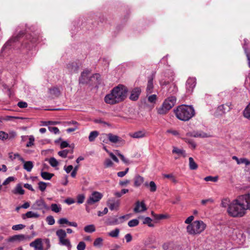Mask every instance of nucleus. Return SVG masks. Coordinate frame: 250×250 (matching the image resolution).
I'll list each match as a JSON object with an SVG mask.
<instances>
[{
  "label": "nucleus",
  "mask_w": 250,
  "mask_h": 250,
  "mask_svg": "<svg viewBox=\"0 0 250 250\" xmlns=\"http://www.w3.org/2000/svg\"><path fill=\"white\" fill-rule=\"evenodd\" d=\"M127 89L123 85H119L114 87L110 94L104 97L106 103L114 104L120 103L125 100L126 96Z\"/></svg>",
  "instance_id": "f257e3e1"
},
{
  "label": "nucleus",
  "mask_w": 250,
  "mask_h": 250,
  "mask_svg": "<svg viewBox=\"0 0 250 250\" xmlns=\"http://www.w3.org/2000/svg\"><path fill=\"white\" fill-rule=\"evenodd\" d=\"M227 212L230 216L234 218L242 217L246 214L244 204L239 196L229 203Z\"/></svg>",
  "instance_id": "f03ea898"
},
{
  "label": "nucleus",
  "mask_w": 250,
  "mask_h": 250,
  "mask_svg": "<svg viewBox=\"0 0 250 250\" xmlns=\"http://www.w3.org/2000/svg\"><path fill=\"white\" fill-rule=\"evenodd\" d=\"M174 111L176 117L183 121H188L195 115L194 109L191 105L182 104Z\"/></svg>",
  "instance_id": "7ed1b4c3"
},
{
  "label": "nucleus",
  "mask_w": 250,
  "mask_h": 250,
  "mask_svg": "<svg viewBox=\"0 0 250 250\" xmlns=\"http://www.w3.org/2000/svg\"><path fill=\"white\" fill-rule=\"evenodd\" d=\"M66 232L71 234L73 233V230L70 228L66 229V232L62 229H58L56 232V234L59 238V244L62 246H64L67 247L68 250H71L72 245L70 241L66 238Z\"/></svg>",
  "instance_id": "20e7f679"
},
{
  "label": "nucleus",
  "mask_w": 250,
  "mask_h": 250,
  "mask_svg": "<svg viewBox=\"0 0 250 250\" xmlns=\"http://www.w3.org/2000/svg\"><path fill=\"white\" fill-rule=\"evenodd\" d=\"M206 225L201 220L193 221L187 227V232L190 235L201 233L206 229Z\"/></svg>",
  "instance_id": "39448f33"
},
{
  "label": "nucleus",
  "mask_w": 250,
  "mask_h": 250,
  "mask_svg": "<svg viewBox=\"0 0 250 250\" xmlns=\"http://www.w3.org/2000/svg\"><path fill=\"white\" fill-rule=\"evenodd\" d=\"M176 102V98L174 96L168 97L163 102L162 105L157 108L158 114L163 115L166 114L172 107Z\"/></svg>",
  "instance_id": "423d86ee"
},
{
  "label": "nucleus",
  "mask_w": 250,
  "mask_h": 250,
  "mask_svg": "<svg viewBox=\"0 0 250 250\" xmlns=\"http://www.w3.org/2000/svg\"><path fill=\"white\" fill-rule=\"evenodd\" d=\"M24 34V32L23 31H20L19 34L16 36L13 37L12 39L7 41L1 50V54L2 56H4L6 52L10 50L11 47L13 46V43L16 41H18L19 38L20 37Z\"/></svg>",
  "instance_id": "0eeeda50"
},
{
  "label": "nucleus",
  "mask_w": 250,
  "mask_h": 250,
  "mask_svg": "<svg viewBox=\"0 0 250 250\" xmlns=\"http://www.w3.org/2000/svg\"><path fill=\"white\" fill-rule=\"evenodd\" d=\"M161 85L164 92L168 94L174 95L178 91V88L173 83L164 82L161 83Z\"/></svg>",
  "instance_id": "6e6552de"
},
{
  "label": "nucleus",
  "mask_w": 250,
  "mask_h": 250,
  "mask_svg": "<svg viewBox=\"0 0 250 250\" xmlns=\"http://www.w3.org/2000/svg\"><path fill=\"white\" fill-rule=\"evenodd\" d=\"M31 208L35 210H41L44 213L45 210H48L49 208L42 199H40L37 200L32 205Z\"/></svg>",
  "instance_id": "1a4fd4ad"
},
{
  "label": "nucleus",
  "mask_w": 250,
  "mask_h": 250,
  "mask_svg": "<svg viewBox=\"0 0 250 250\" xmlns=\"http://www.w3.org/2000/svg\"><path fill=\"white\" fill-rule=\"evenodd\" d=\"M103 197V194L98 191H94L89 196L86 201V204L92 205L95 203L99 202Z\"/></svg>",
  "instance_id": "9d476101"
},
{
  "label": "nucleus",
  "mask_w": 250,
  "mask_h": 250,
  "mask_svg": "<svg viewBox=\"0 0 250 250\" xmlns=\"http://www.w3.org/2000/svg\"><path fill=\"white\" fill-rule=\"evenodd\" d=\"M232 108L231 102H228L225 104H222L217 107L216 113L218 115H224L229 112Z\"/></svg>",
  "instance_id": "9b49d317"
},
{
  "label": "nucleus",
  "mask_w": 250,
  "mask_h": 250,
  "mask_svg": "<svg viewBox=\"0 0 250 250\" xmlns=\"http://www.w3.org/2000/svg\"><path fill=\"white\" fill-rule=\"evenodd\" d=\"M107 138L108 140L113 143H116L120 141V138L117 135H114L112 133L103 134L102 135L101 140L104 142L107 143Z\"/></svg>",
  "instance_id": "f8f14e48"
},
{
  "label": "nucleus",
  "mask_w": 250,
  "mask_h": 250,
  "mask_svg": "<svg viewBox=\"0 0 250 250\" xmlns=\"http://www.w3.org/2000/svg\"><path fill=\"white\" fill-rule=\"evenodd\" d=\"M196 79L195 78H189L186 83V92L188 94H191L196 85Z\"/></svg>",
  "instance_id": "ddd939ff"
},
{
  "label": "nucleus",
  "mask_w": 250,
  "mask_h": 250,
  "mask_svg": "<svg viewBox=\"0 0 250 250\" xmlns=\"http://www.w3.org/2000/svg\"><path fill=\"white\" fill-rule=\"evenodd\" d=\"M239 196L244 204L246 210H250V193H246Z\"/></svg>",
  "instance_id": "4468645a"
},
{
  "label": "nucleus",
  "mask_w": 250,
  "mask_h": 250,
  "mask_svg": "<svg viewBox=\"0 0 250 250\" xmlns=\"http://www.w3.org/2000/svg\"><path fill=\"white\" fill-rule=\"evenodd\" d=\"M90 72L88 69L83 70L79 78V83L82 84L87 83L90 81L89 75Z\"/></svg>",
  "instance_id": "2eb2a0df"
},
{
  "label": "nucleus",
  "mask_w": 250,
  "mask_h": 250,
  "mask_svg": "<svg viewBox=\"0 0 250 250\" xmlns=\"http://www.w3.org/2000/svg\"><path fill=\"white\" fill-rule=\"evenodd\" d=\"M244 43L243 45V48L244 50L245 53L247 58L249 66V67H250V42L247 39H244Z\"/></svg>",
  "instance_id": "dca6fc26"
},
{
  "label": "nucleus",
  "mask_w": 250,
  "mask_h": 250,
  "mask_svg": "<svg viewBox=\"0 0 250 250\" xmlns=\"http://www.w3.org/2000/svg\"><path fill=\"white\" fill-rule=\"evenodd\" d=\"M147 208L145 204L144 201L140 202L137 201L135 203V207L134 208V212L135 213H139L146 210Z\"/></svg>",
  "instance_id": "f3484780"
},
{
  "label": "nucleus",
  "mask_w": 250,
  "mask_h": 250,
  "mask_svg": "<svg viewBox=\"0 0 250 250\" xmlns=\"http://www.w3.org/2000/svg\"><path fill=\"white\" fill-rule=\"evenodd\" d=\"M31 247L34 248V250H43L42 239L37 238L29 244Z\"/></svg>",
  "instance_id": "a211bd4d"
},
{
  "label": "nucleus",
  "mask_w": 250,
  "mask_h": 250,
  "mask_svg": "<svg viewBox=\"0 0 250 250\" xmlns=\"http://www.w3.org/2000/svg\"><path fill=\"white\" fill-rule=\"evenodd\" d=\"M66 69L70 73H77L79 69V65L76 62H71L67 64Z\"/></svg>",
  "instance_id": "6ab92c4d"
},
{
  "label": "nucleus",
  "mask_w": 250,
  "mask_h": 250,
  "mask_svg": "<svg viewBox=\"0 0 250 250\" xmlns=\"http://www.w3.org/2000/svg\"><path fill=\"white\" fill-rule=\"evenodd\" d=\"M141 90L139 87H135L131 92L129 99L132 101H137L141 94Z\"/></svg>",
  "instance_id": "aec40b11"
},
{
  "label": "nucleus",
  "mask_w": 250,
  "mask_h": 250,
  "mask_svg": "<svg viewBox=\"0 0 250 250\" xmlns=\"http://www.w3.org/2000/svg\"><path fill=\"white\" fill-rule=\"evenodd\" d=\"M107 206L111 210L117 209L120 203L119 201H116L114 199H110L107 201Z\"/></svg>",
  "instance_id": "412c9836"
},
{
  "label": "nucleus",
  "mask_w": 250,
  "mask_h": 250,
  "mask_svg": "<svg viewBox=\"0 0 250 250\" xmlns=\"http://www.w3.org/2000/svg\"><path fill=\"white\" fill-rule=\"evenodd\" d=\"M27 237L24 234L15 235L10 237L8 241L10 242H21L26 239Z\"/></svg>",
  "instance_id": "4be33fe9"
},
{
  "label": "nucleus",
  "mask_w": 250,
  "mask_h": 250,
  "mask_svg": "<svg viewBox=\"0 0 250 250\" xmlns=\"http://www.w3.org/2000/svg\"><path fill=\"white\" fill-rule=\"evenodd\" d=\"M187 135L190 137H200V138H206L208 137V136L206 133L202 131H193L192 132H188Z\"/></svg>",
  "instance_id": "5701e85b"
},
{
  "label": "nucleus",
  "mask_w": 250,
  "mask_h": 250,
  "mask_svg": "<svg viewBox=\"0 0 250 250\" xmlns=\"http://www.w3.org/2000/svg\"><path fill=\"white\" fill-rule=\"evenodd\" d=\"M232 159L236 161L238 165L245 164L246 166H248L250 165V161H249L248 159L245 158H238L236 156H233L232 157Z\"/></svg>",
  "instance_id": "b1692460"
},
{
  "label": "nucleus",
  "mask_w": 250,
  "mask_h": 250,
  "mask_svg": "<svg viewBox=\"0 0 250 250\" xmlns=\"http://www.w3.org/2000/svg\"><path fill=\"white\" fill-rule=\"evenodd\" d=\"M58 223L60 225L66 224L68 226L74 227H77L78 226L77 223L75 222H70L65 218H62L60 219L58 221Z\"/></svg>",
  "instance_id": "393cba45"
},
{
  "label": "nucleus",
  "mask_w": 250,
  "mask_h": 250,
  "mask_svg": "<svg viewBox=\"0 0 250 250\" xmlns=\"http://www.w3.org/2000/svg\"><path fill=\"white\" fill-rule=\"evenodd\" d=\"M146 132L145 130H139L136 131L132 134H131L130 136L133 138H142L146 137Z\"/></svg>",
  "instance_id": "a878e982"
},
{
  "label": "nucleus",
  "mask_w": 250,
  "mask_h": 250,
  "mask_svg": "<svg viewBox=\"0 0 250 250\" xmlns=\"http://www.w3.org/2000/svg\"><path fill=\"white\" fill-rule=\"evenodd\" d=\"M172 152L173 154H178L179 156H182L184 158L186 157L187 156L186 151L185 150L183 149H180L175 146L173 147Z\"/></svg>",
  "instance_id": "bb28decb"
},
{
  "label": "nucleus",
  "mask_w": 250,
  "mask_h": 250,
  "mask_svg": "<svg viewBox=\"0 0 250 250\" xmlns=\"http://www.w3.org/2000/svg\"><path fill=\"white\" fill-rule=\"evenodd\" d=\"M163 248L164 250H177V248L176 245L172 242L165 243Z\"/></svg>",
  "instance_id": "cd10ccee"
},
{
  "label": "nucleus",
  "mask_w": 250,
  "mask_h": 250,
  "mask_svg": "<svg viewBox=\"0 0 250 250\" xmlns=\"http://www.w3.org/2000/svg\"><path fill=\"white\" fill-rule=\"evenodd\" d=\"M144 185L146 187L149 188L150 192H154L157 190V186L153 181H150L149 183L146 182L145 183Z\"/></svg>",
  "instance_id": "c85d7f7f"
},
{
  "label": "nucleus",
  "mask_w": 250,
  "mask_h": 250,
  "mask_svg": "<svg viewBox=\"0 0 250 250\" xmlns=\"http://www.w3.org/2000/svg\"><path fill=\"white\" fill-rule=\"evenodd\" d=\"M40 214L37 212H34L32 211L27 212L25 214H22V218L24 219L25 217L28 218H38L40 217Z\"/></svg>",
  "instance_id": "c756f323"
},
{
  "label": "nucleus",
  "mask_w": 250,
  "mask_h": 250,
  "mask_svg": "<svg viewBox=\"0 0 250 250\" xmlns=\"http://www.w3.org/2000/svg\"><path fill=\"white\" fill-rule=\"evenodd\" d=\"M144 182V178L137 175L134 178V186L136 187L140 186Z\"/></svg>",
  "instance_id": "7c9ffc66"
},
{
  "label": "nucleus",
  "mask_w": 250,
  "mask_h": 250,
  "mask_svg": "<svg viewBox=\"0 0 250 250\" xmlns=\"http://www.w3.org/2000/svg\"><path fill=\"white\" fill-rule=\"evenodd\" d=\"M12 192L15 194L23 195L24 193V190L20 184H18Z\"/></svg>",
  "instance_id": "2f4dec72"
},
{
  "label": "nucleus",
  "mask_w": 250,
  "mask_h": 250,
  "mask_svg": "<svg viewBox=\"0 0 250 250\" xmlns=\"http://www.w3.org/2000/svg\"><path fill=\"white\" fill-rule=\"evenodd\" d=\"M24 163L23 164V168L25 169L27 171L30 172L31 171L34 165L32 161H25L24 162H22Z\"/></svg>",
  "instance_id": "473e14b6"
},
{
  "label": "nucleus",
  "mask_w": 250,
  "mask_h": 250,
  "mask_svg": "<svg viewBox=\"0 0 250 250\" xmlns=\"http://www.w3.org/2000/svg\"><path fill=\"white\" fill-rule=\"evenodd\" d=\"M9 157L12 160L15 159L16 158H18L20 161L21 162H24V160L22 157H21L20 154L18 153L13 154L12 152L9 153Z\"/></svg>",
  "instance_id": "72a5a7b5"
},
{
  "label": "nucleus",
  "mask_w": 250,
  "mask_h": 250,
  "mask_svg": "<svg viewBox=\"0 0 250 250\" xmlns=\"http://www.w3.org/2000/svg\"><path fill=\"white\" fill-rule=\"evenodd\" d=\"M83 229H84V231L85 232H87V233H92V232L95 231L96 228H95V226L94 225L91 224V225H89L85 226L84 227Z\"/></svg>",
  "instance_id": "f704fd0d"
},
{
  "label": "nucleus",
  "mask_w": 250,
  "mask_h": 250,
  "mask_svg": "<svg viewBox=\"0 0 250 250\" xmlns=\"http://www.w3.org/2000/svg\"><path fill=\"white\" fill-rule=\"evenodd\" d=\"M153 88V79L150 78L148 80L146 87L147 93H151Z\"/></svg>",
  "instance_id": "c9c22d12"
},
{
  "label": "nucleus",
  "mask_w": 250,
  "mask_h": 250,
  "mask_svg": "<svg viewBox=\"0 0 250 250\" xmlns=\"http://www.w3.org/2000/svg\"><path fill=\"white\" fill-rule=\"evenodd\" d=\"M243 115L246 118L250 120V103L244 110Z\"/></svg>",
  "instance_id": "e433bc0d"
},
{
  "label": "nucleus",
  "mask_w": 250,
  "mask_h": 250,
  "mask_svg": "<svg viewBox=\"0 0 250 250\" xmlns=\"http://www.w3.org/2000/svg\"><path fill=\"white\" fill-rule=\"evenodd\" d=\"M99 132L97 131H93L91 132L89 134L88 137V140L90 142H93L95 139L99 135Z\"/></svg>",
  "instance_id": "4c0bfd02"
},
{
  "label": "nucleus",
  "mask_w": 250,
  "mask_h": 250,
  "mask_svg": "<svg viewBox=\"0 0 250 250\" xmlns=\"http://www.w3.org/2000/svg\"><path fill=\"white\" fill-rule=\"evenodd\" d=\"M189 168L191 170L196 169L198 167V165L192 157L189 158Z\"/></svg>",
  "instance_id": "58836bf2"
},
{
  "label": "nucleus",
  "mask_w": 250,
  "mask_h": 250,
  "mask_svg": "<svg viewBox=\"0 0 250 250\" xmlns=\"http://www.w3.org/2000/svg\"><path fill=\"white\" fill-rule=\"evenodd\" d=\"M51 209L53 212L58 213L61 210L62 208L60 205L52 204L51 205Z\"/></svg>",
  "instance_id": "ea45409f"
},
{
  "label": "nucleus",
  "mask_w": 250,
  "mask_h": 250,
  "mask_svg": "<svg viewBox=\"0 0 250 250\" xmlns=\"http://www.w3.org/2000/svg\"><path fill=\"white\" fill-rule=\"evenodd\" d=\"M54 175L53 174L48 173L47 172H42L41 176L43 179L50 180Z\"/></svg>",
  "instance_id": "a19ab883"
},
{
  "label": "nucleus",
  "mask_w": 250,
  "mask_h": 250,
  "mask_svg": "<svg viewBox=\"0 0 250 250\" xmlns=\"http://www.w3.org/2000/svg\"><path fill=\"white\" fill-rule=\"evenodd\" d=\"M120 229L118 228L115 229L114 230L111 231L108 233V235L112 237L116 238L119 235Z\"/></svg>",
  "instance_id": "79ce46f5"
},
{
  "label": "nucleus",
  "mask_w": 250,
  "mask_h": 250,
  "mask_svg": "<svg viewBox=\"0 0 250 250\" xmlns=\"http://www.w3.org/2000/svg\"><path fill=\"white\" fill-rule=\"evenodd\" d=\"M49 93L51 95L56 97L60 95V91L57 87L49 89Z\"/></svg>",
  "instance_id": "37998d69"
},
{
  "label": "nucleus",
  "mask_w": 250,
  "mask_h": 250,
  "mask_svg": "<svg viewBox=\"0 0 250 250\" xmlns=\"http://www.w3.org/2000/svg\"><path fill=\"white\" fill-rule=\"evenodd\" d=\"M152 219L148 217H145L144 219L143 223L144 224H146L150 227H153L154 225L151 223Z\"/></svg>",
  "instance_id": "c03bdc74"
},
{
  "label": "nucleus",
  "mask_w": 250,
  "mask_h": 250,
  "mask_svg": "<svg viewBox=\"0 0 250 250\" xmlns=\"http://www.w3.org/2000/svg\"><path fill=\"white\" fill-rule=\"evenodd\" d=\"M103 239L101 237H99L95 240L93 245L95 247H101L103 245Z\"/></svg>",
  "instance_id": "a18cd8bd"
},
{
  "label": "nucleus",
  "mask_w": 250,
  "mask_h": 250,
  "mask_svg": "<svg viewBox=\"0 0 250 250\" xmlns=\"http://www.w3.org/2000/svg\"><path fill=\"white\" fill-rule=\"evenodd\" d=\"M139 220L137 219H132L128 222V225L130 227H134L138 225Z\"/></svg>",
  "instance_id": "49530a36"
},
{
  "label": "nucleus",
  "mask_w": 250,
  "mask_h": 250,
  "mask_svg": "<svg viewBox=\"0 0 250 250\" xmlns=\"http://www.w3.org/2000/svg\"><path fill=\"white\" fill-rule=\"evenodd\" d=\"M49 163L52 167H56L59 165L58 161L54 157L50 158Z\"/></svg>",
  "instance_id": "de8ad7c7"
},
{
  "label": "nucleus",
  "mask_w": 250,
  "mask_h": 250,
  "mask_svg": "<svg viewBox=\"0 0 250 250\" xmlns=\"http://www.w3.org/2000/svg\"><path fill=\"white\" fill-rule=\"evenodd\" d=\"M34 141H35V138L32 135H31L29 137V141L26 144V147H30L34 145Z\"/></svg>",
  "instance_id": "09e8293b"
},
{
  "label": "nucleus",
  "mask_w": 250,
  "mask_h": 250,
  "mask_svg": "<svg viewBox=\"0 0 250 250\" xmlns=\"http://www.w3.org/2000/svg\"><path fill=\"white\" fill-rule=\"evenodd\" d=\"M47 187L46 183L43 182H40L38 183V187L39 189L42 191H44Z\"/></svg>",
  "instance_id": "8fccbe9b"
},
{
  "label": "nucleus",
  "mask_w": 250,
  "mask_h": 250,
  "mask_svg": "<svg viewBox=\"0 0 250 250\" xmlns=\"http://www.w3.org/2000/svg\"><path fill=\"white\" fill-rule=\"evenodd\" d=\"M204 180L208 182V181H211L213 182H216L218 180V177L217 176H207L204 178Z\"/></svg>",
  "instance_id": "3c124183"
},
{
  "label": "nucleus",
  "mask_w": 250,
  "mask_h": 250,
  "mask_svg": "<svg viewBox=\"0 0 250 250\" xmlns=\"http://www.w3.org/2000/svg\"><path fill=\"white\" fill-rule=\"evenodd\" d=\"M104 166L105 168L112 167L113 163L109 159H106L104 162Z\"/></svg>",
  "instance_id": "603ef678"
},
{
  "label": "nucleus",
  "mask_w": 250,
  "mask_h": 250,
  "mask_svg": "<svg viewBox=\"0 0 250 250\" xmlns=\"http://www.w3.org/2000/svg\"><path fill=\"white\" fill-rule=\"evenodd\" d=\"M46 221L49 225H53L55 224V221L52 216H48L46 218Z\"/></svg>",
  "instance_id": "864d4df0"
},
{
  "label": "nucleus",
  "mask_w": 250,
  "mask_h": 250,
  "mask_svg": "<svg viewBox=\"0 0 250 250\" xmlns=\"http://www.w3.org/2000/svg\"><path fill=\"white\" fill-rule=\"evenodd\" d=\"M86 247V245L85 243L83 241L80 242L77 246V249L78 250H84Z\"/></svg>",
  "instance_id": "5fc2aeb1"
},
{
  "label": "nucleus",
  "mask_w": 250,
  "mask_h": 250,
  "mask_svg": "<svg viewBox=\"0 0 250 250\" xmlns=\"http://www.w3.org/2000/svg\"><path fill=\"white\" fill-rule=\"evenodd\" d=\"M106 223L108 225H117V224H120L121 222L119 220V218H116V219H115L113 221H107Z\"/></svg>",
  "instance_id": "6e6d98bb"
},
{
  "label": "nucleus",
  "mask_w": 250,
  "mask_h": 250,
  "mask_svg": "<svg viewBox=\"0 0 250 250\" xmlns=\"http://www.w3.org/2000/svg\"><path fill=\"white\" fill-rule=\"evenodd\" d=\"M6 139H8L7 133L4 131H0V140L5 141Z\"/></svg>",
  "instance_id": "4d7b16f0"
},
{
  "label": "nucleus",
  "mask_w": 250,
  "mask_h": 250,
  "mask_svg": "<svg viewBox=\"0 0 250 250\" xmlns=\"http://www.w3.org/2000/svg\"><path fill=\"white\" fill-rule=\"evenodd\" d=\"M24 227H25V226L22 224H18V225H16L13 226L12 229L13 230H18L21 229H23Z\"/></svg>",
  "instance_id": "13d9d810"
},
{
  "label": "nucleus",
  "mask_w": 250,
  "mask_h": 250,
  "mask_svg": "<svg viewBox=\"0 0 250 250\" xmlns=\"http://www.w3.org/2000/svg\"><path fill=\"white\" fill-rule=\"evenodd\" d=\"M49 130L52 133H54L55 134H58L59 133V129L57 127H48Z\"/></svg>",
  "instance_id": "bf43d9fd"
},
{
  "label": "nucleus",
  "mask_w": 250,
  "mask_h": 250,
  "mask_svg": "<svg viewBox=\"0 0 250 250\" xmlns=\"http://www.w3.org/2000/svg\"><path fill=\"white\" fill-rule=\"evenodd\" d=\"M77 203L78 204H82L84 200L85 196L83 194H80L77 196Z\"/></svg>",
  "instance_id": "052dcab7"
},
{
  "label": "nucleus",
  "mask_w": 250,
  "mask_h": 250,
  "mask_svg": "<svg viewBox=\"0 0 250 250\" xmlns=\"http://www.w3.org/2000/svg\"><path fill=\"white\" fill-rule=\"evenodd\" d=\"M229 201L228 199H224L222 200L221 202V206L223 208H229Z\"/></svg>",
  "instance_id": "680f3d73"
},
{
  "label": "nucleus",
  "mask_w": 250,
  "mask_h": 250,
  "mask_svg": "<svg viewBox=\"0 0 250 250\" xmlns=\"http://www.w3.org/2000/svg\"><path fill=\"white\" fill-rule=\"evenodd\" d=\"M185 140L186 142L188 143V144L190 145L192 147V148L194 149L196 146V145L195 143L192 140L188 139H185Z\"/></svg>",
  "instance_id": "e2e57ef3"
},
{
  "label": "nucleus",
  "mask_w": 250,
  "mask_h": 250,
  "mask_svg": "<svg viewBox=\"0 0 250 250\" xmlns=\"http://www.w3.org/2000/svg\"><path fill=\"white\" fill-rule=\"evenodd\" d=\"M129 168H126L125 171H120L117 173V175L119 177H124L128 171Z\"/></svg>",
  "instance_id": "0e129e2a"
},
{
  "label": "nucleus",
  "mask_w": 250,
  "mask_h": 250,
  "mask_svg": "<svg viewBox=\"0 0 250 250\" xmlns=\"http://www.w3.org/2000/svg\"><path fill=\"white\" fill-rule=\"evenodd\" d=\"M14 180V178L13 177H9L3 182V185H6L8 184L10 182L13 181Z\"/></svg>",
  "instance_id": "69168bd1"
},
{
  "label": "nucleus",
  "mask_w": 250,
  "mask_h": 250,
  "mask_svg": "<svg viewBox=\"0 0 250 250\" xmlns=\"http://www.w3.org/2000/svg\"><path fill=\"white\" fill-rule=\"evenodd\" d=\"M156 98H157L156 95L155 94H153V95H150V96L148 97V100L150 103H154L155 102V101L156 100Z\"/></svg>",
  "instance_id": "338daca9"
},
{
  "label": "nucleus",
  "mask_w": 250,
  "mask_h": 250,
  "mask_svg": "<svg viewBox=\"0 0 250 250\" xmlns=\"http://www.w3.org/2000/svg\"><path fill=\"white\" fill-rule=\"evenodd\" d=\"M18 105L19 107L23 108L27 107V104L24 102H19Z\"/></svg>",
  "instance_id": "774afa93"
}]
</instances>
